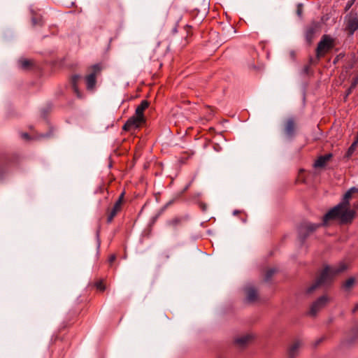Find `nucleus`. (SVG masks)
<instances>
[{
    "label": "nucleus",
    "mask_w": 358,
    "mask_h": 358,
    "mask_svg": "<svg viewBox=\"0 0 358 358\" xmlns=\"http://www.w3.org/2000/svg\"><path fill=\"white\" fill-rule=\"evenodd\" d=\"M357 192L358 189L356 187H352L346 192L342 201L323 216L324 224L335 220H338L342 224L351 223L355 216V211L350 208V199Z\"/></svg>",
    "instance_id": "1"
},
{
    "label": "nucleus",
    "mask_w": 358,
    "mask_h": 358,
    "mask_svg": "<svg viewBox=\"0 0 358 358\" xmlns=\"http://www.w3.org/2000/svg\"><path fill=\"white\" fill-rule=\"evenodd\" d=\"M346 268L347 266L344 263H341L336 266H326L316 280L307 288L306 293L308 294H312L320 287L330 285L334 278L345 271Z\"/></svg>",
    "instance_id": "2"
},
{
    "label": "nucleus",
    "mask_w": 358,
    "mask_h": 358,
    "mask_svg": "<svg viewBox=\"0 0 358 358\" xmlns=\"http://www.w3.org/2000/svg\"><path fill=\"white\" fill-rule=\"evenodd\" d=\"M102 69L103 66L101 64H95L87 68V73L85 77L87 90H94L96 84V78L101 74Z\"/></svg>",
    "instance_id": "3"
},
{
    "label": "nucleus",
    "mask_w": 358,
    "mask_h": 358,
    "mask_svg": "<svg viewBox=\"0 0 358 358\" xmlns=\"http://www.w3.org/2000/svg\"><path fill=\"white\" fill-rule=\"evenodd\" d=\"M335 46V39L331 36L324 34L322 36L315 50L316 57L320 59L332 50Z\"/></svg>",
    "instance_id": "4"
},
{
    "label": "nucleus",
    "mask_w": 358,
    "mask_h": 358,
    "mask_svg": "<svg viewBox=\"0 0 358 358\" xmlns=\"http://www.w3.org/2000/svg\"><path fill=\"white\" fill-rule=\"evenodd\" d=\"M322 225H324V222L322 224H314L308 222L301 223L298 227V235L301 243H303L306 238Z\"/></svg>",
    "instance_id": "5"
},
{
    "label": "nucleus",
    "mask_w": 358,
    "mask_h": 358,
    "mask_svg": "<svg viewBox=\"0 0 358 358\" xmlns=\"http://www.w3.org/2000/svg\"><path fill=\"white\" fill-rule=\"evenodd\" d=\"M125 192H122L119 196L117 200L115 202L114 205L111 208H108L106 210V222L110 224L113 222L114 217L121 212L124 198Z\"/></svg>",
    "instance_id": "6"
},
{
    "label": "nucleus",
    "mask_w": 358,
    "mask_h": 358,
    "mask_svg": "<svg viewBox=\"0 0 358 358\" xmlns=\"http://www.w3.org/2000/svg\"><path fill=\"white\" fill-rule=\"evenodd\" d=\"M297 123L294 117L287 118L283 122V132L288 138H292L296 134Z\"/></svg>",
    "instance_id": "7"
},
{
    "label": "nucleus",
    "mask_w": 358,
    "mask_h": 358,
    "mask_svg": "<svg viewBox=\"0 0 358 358\" xmlns=\"http://www.w3.org/2000/svg\"><path fill=\"white\" fill-rule=\"evenodd\" d=\"M146 123V120H143L136 115L129 117L122 127V129L129 131L133 129H136Z\"/></svg>",
    "instance_id": "8"
},
{
    "label": "nucleus",
    "mask_w": 358,
    "mask_h": 358,
    "mask_svg": "<svg viewBox=\"0 0 358 358\" xmlns=\"http://www.w3.org/2000/svg\"><path fill=\"white\" fill-rule=\"evenodd\" d=\"M329 302V298L327 296L324 295L317 299L310 306V309L309 311V315L311 316H315L316 314L323 308H324L327 303Z\"/></svg>",
    "instance_id": "9"
},
{
    "label": "nucleus",
    "mask_w": 358,
    "mask_h": 358,
    "mask_svg": "<svg viewBox=\"0 0 358 358\" xmlns=\"http://www.w3.org/2000/svg\"><path fill=\"white\" fill-rule=\"evenodd\" d=\"M185 217H175L166 222V225L173 231H178L182 227L186 222Z\"/></svg>",
    "instance_id": "10"
},
{
    "label": "nucleus",
    "mask_w": 358,
    "mask_h": 358,
    "mask_svg": "<svg viewBox=\"0 0 358 358\" xmlns=\"http://www.w3.org/2000/svg\"><path fill=\"white\" fill-rule=\"evenodd\" d=\"M357 30H358V17L351 16L347 20L345 31L349 36H352Z\"/></svg>",
    "instance_id": "11"
},
{
    "label": "nucleus",
    "mask_w": 358,
    "mask_h": 358,
    "mask_svg": "<svg viewBox=\"0 0 358 358\" xmlns=\"http://www.w3.org/2000/svg\"><path fill=\"white\" fill-rule=\"evenodd\" d=\"M317 31V26L316 24H312L306 27L305 32V38L308 44L310 45L312 43Z\"/></svg>",
    "instance_id": "12"
},
{
    "label": "nucleus",
    "mask_w": 358,
    "mask_h": 358,
    "mask_svg": "<svg viewBox=\"0 0 358 358\" xmlns=\"http://www.w3.org/2000/svg\"><path fill=\"white\" fill-rule=\"evenodd\" d=\"M81 79V76L80 75H73L71 78V84L73 88V92L76 94V96L79 99H82L83 95L82 92L79 90L78 84Z\"/></svg>",
    "instance_id": "13"
},
{
    "label": "nucleus",
    "mask_w": 358,
    "mask_h": 358,
    "mask_svg": "<svg viewBox=\"0 0 358 358\" xmlns=\"http://www.w3.org/2000/svg\"><path fill=\"white\" fill-rule=\"evenodd\" d=\"M150 106V102L148 100H143L141 103L136 107L134 115L141 117L143 120H146L144 115V111Z\"/></svg>",
    "instance_id": "14"
},
{
    "label": "nucleus",
    "mask_w": 358,
    "mask_h": 358,
    "mask_svg": "<svg viewBox=\"0 0 358 358\" xmlns=\"http://www.w3.org/2000/svg\"><path fill=\"white\" fill-rule=\"evenodd\" d=\"M246 299L249 302H254L257 299L258 295L256 289L253 287H247L245 289Z\"/></svg>",
    "instance_id": "15"
},
{
    "label": "nucleus",
    "mask_w": 358,
    "mask_h": 358,
    "mask_svg": "<svg viewBox=\"0 0 358 358\" xmlns=\"http://www.w3.org/2000/svg\"><path fill=\"white\" fill-rule=\"evenodd\" d=\"M252 338V336L251 335L247 334L236 338L235 344L239 348H244L249 343Z\"/></svg>",
    "instance_id": "16"
},
{
    "label": "nucleus",
    "mask_w": 358,
    "mask_h": 358,
    "mask_svg": "<svg viewBox=\"0 0 358 358\" xmlns=\"http://www.w3.org/2000/svg\"><path fill=\"white\" fill-rule=\"evenodd\" d=\"M331 157V154H327L324 155H322L319 157L317 160L314 163V166L315 168H321L326 165L327 162L330 159Z\"/></svg>",
    "instance_id": "17"
},
{
    "label": "nucleus",
    "mask_w": 358,
    "mask_h": 358,
    "mask_svg": "<svg viewBox=\"0 0 358 358\" xmlns=\"http://www.w3.org/2000/svg\"><path fill=\"white\" fill-rule=\"evenodd\" d=\"M301 343L299 341L294 342L288 350L289 358H294L299 352Z\"/></svg>",
    "instance_id": "18"
},
{
    "label": "nucleus",
    "mask_w": 358,
    "mask_h": 358,
    "mask_svg": "<svg viewBox=\"0 0 358 358\" xmlns=\"http://www.w3.org/2000/svg\"><path fill=\"white\" fill-rule=\"evenodd\" d=\"M21 69H28L31 65V61L26 59H22L19 61Z\"/></svg>",
    "instance_id": "19"
},
{
    "label": "nucleus",
    "mask_w": 358,
    "mask_h": 358,
    "mask_svg": "<svg viewBox=\"0 0 358 358\" xmlns=\"http://www.w3.org/2000/svg\"><path fill=\"white\" fill-rule=\"evenodd\" d=\"M357 145H358V144L356 142H353L352 143V145L350 146V148H348V150L345 154V157L350 158L352 155V154L354 153L355 150L357 149Z\"/></svg>",
    "instance_id": "20"
},
{
    "label": "nucleus",
    "mask_w": 358,
    "mask_h": 358,
    "mask_svg": "<svg viewBox=\"0 0 358 358\" xmlns=\"http://www.w3.org/2000/svg\"><path fill=\"white\" fill-rule=\"evenodd\" d=\"M31 22L33 26H42L43 25V19L40 15H34L31 17Z\"/></svg>",
    "instance_id": "21"
},
{
    "label": "nucleus",
    "mask_w": 358,
    "mask_h": 358,
    "mask_svg": "<svg viewBox=\"0 0 358 358\" xmlns=\"http://www.w3.org/2000/svg\"><path fill=\"white\" fill-rule=\"evenodd\" d=\"M354 284L355 279L353 278H350L343 284V287L348 290L351 289Z\"/></svg>",
    "instance_id": "22"
},
{
    "label": "nucleus",
    "mask_w": 358,
    "mask_h": 358,
    "mask_svg": "<svg viewBox=\"0 0 358 358\" xmlns=\"http://www.w3.org/2000/svg\"><path fill=\"white\" fill-rule=\"evenodd\" d=\"M276 272V269L275 268H269L266 271V274H265V277H264V280L265 281H268L271 278L272 276L273 275V274Z\"/></svg>",
    "instance_id": "23"
},
{
    "label": "nucleus",
    "mask_w": 358,
    "mask_h": 358,
    "mask_svg": "<svg viewBox=\"0 0 358 358\" xmlns=\"http://www.w3.org/2000/svg\"><path fill=\"white\" fill-rule=\"evenodd\" d=\"M94 286L98 290L101 292H103L106 289V286L102 280L96 282L94 283Z\"/></svg>",
    "instance_id": "24"
},
{
    "label": "nucleus",
    "mask_w": 358,
    "mask_h": 358,
    "mask_svg": "<svg viewBox=\"0 0 358 358\" xmlns=\"http://www.w3.org/2000/svg\"><path fill=\"white\" fill-rule=\"evenodd\" d=\"M303 13V5L301 3H299L296 8V14L299 17H301Z\"/></svg>",
    "instance_id": "25"
},
{
    "label": "nucleus",
    "mask_w": 358,
    "mask_h": 358,
    "mask_svg": "<svg viewBox=\"0 0 358 358\" xmlns=\"http://www.w3.org/2000/svg\"><path fill=\"white\" fill-rule=\"evenodd\" d=\"M355 0H350L348 1L346 6H345V10H348L354 4Z\"/></svg>",
    "instance_id": "26"
},
{
    "label": "nucleus",
    "mask_w": 358,
    "mask_h": 358,
    "mask_svg": "<svg viewBox=\"0 0 358 358\" xmlns=\"http://www.w3.org/2000/svg\"><path fill=\"white\" fill-rule=\"evenodd\" d=\"M116 259V255L115 254L111 255L108 258V262L111 265Z\"/></svg>",
    "instance_id": "27"
},
{
    "label": "nucleus",
    "mask_w": 358,
    "mask_h": 358,
    "mask_svg": "<svg viewBox=\"0 0 358 358\" xmlns=\"http://www.w3.org/2000/svg\"><path fill=\"white\" fill-rule=\"evenodd\" d=\"M99 234H97V250H99V248H100V245H101V241L99 240Z\"/></svg>",
    "instance_id": "28"
},
{
    "label": "nucleus",
    "mask_w": 358,
    "mask_h": 358,
    "mask_svg": "<svg viewBox=\"0 0 358 358\" xmlns=\"http://www.w3.org/2000/svg\"><path fill=\"white\" fill-rule=\"evenodd\" d=\"M22 136L25 138V139H29V136L27 133H24L22 134Z\"/></svg>",
    "instance_id": "29"
},
{
    "label": "nucleus",
    "mask_w": 358,
    "mask_h": 358,
    "mask_svg": "<svg viewBox=\"0 0 358 358\" xmlns=\"http://www.w3.org/2000/svg\"><path fill=\"white\" fill-rule=\"evenodd\" d=\"M303 71L305 73H308V72L309 71V66H304Z\"/></svg>",
    "instance_id": "30"
},
{
    "label": "nucleus",
    "mask_w": 358,
    "mask_h": 358,
    "mask_svg": "<svg viewBox=\"0 0 358 358\" xmlns=\"http://www.w3.org/2000/svg\"><path fill=\"white\" fill-rule=\"evenodd\" d=\"M357 310H358V304H356L355 306L354 307V308L352 309V312L355 313Z\"/></svg>",
    "instance_id": "31"
},
{
    "label": "nucleus",
    "mask_w": 358,
    "mask_h": 358,
    "mask_svg": "<svg viewBox=\"0 0 358 358\" xmlns=\"http://www.w3.org/2000/svg\"><path fill=\"white\" fill-rule=\"evenodd\" d=\"M354 142H356L358 144V131H357V135L355 136V139Z\"/></svg>",
    "instance_id": "32"
},
{
    "label": "nucleus",
    "mask_w": 358,
    "mask_h": 358,
    "mask_svg": "<svg viewBox=\"0 0 358 358\" xmlns=\"http://www.w3.org/2000/svg\"><path fill=\"white\" fill-rule=\"evenodd\" d=\"M322 338H321V339H319V340L317 341L316 345H317V344H319L320 343H321V342H322Z\"/></svg>",
    "instance_id": "33"
},
{
    "label": "nucleus",
    "mask_w": 358,
    "mask_h": 358,
    "mask_svg": "<svg viewBox=\"0 0 358 358\" xmlns=\"http://www.w3.org/2000/svg\"><path fill=\"white\" fill-rule=\"evenodd\" d=\"M190 184H191V183H189V184L186 186V187H185V190H187V189L189 188V187L190 186Z\"/></svg>",
    "instance_id": "34"
},
{
    "label": "nucleus",
    "mask_w": 358,
    "mask_h": 358,
    "mask_svg": "<svg viewBox=\"0 0 358 358\" xmlns=\"http://www.w3.org/2000/svg\"><path fill=\"white\" fill-rule=\"evenodd\" d=\"M238 213V210H234V215H235V214H237Z\"/></svg>",
    "instance_id": "35"
},
{
    "label": "nucleus",
    "mask_w": 358,
    "mask_h": 358,
    "mask_svg": "<svg viewBox=\"0 0 358 358\" xmlns=\"http://www.w3.org/2000/svg\"><path fill=\"white\" fill-rule=\"evenodd\" d=\"M166 259H169V255H166Z\"/></svg>",
    "instance_id": "36"
},
{
    "label": "nucleus",
    "mask_w": 358,
    "mask_h": 358,
    "mask_svg": "<svg viewBox=\"0 0 358 358\" xmlns=\"http://www.w3.org/2000/svg\"><path fill=\"white\" fill-rule=\"evenodd\" d=\"M357 193H358V192H357Z\"/></svg>",
    "instance_id": "37"
}]
</instances>
